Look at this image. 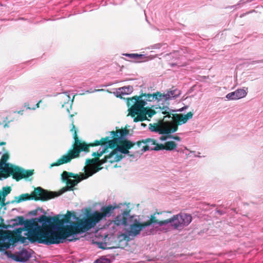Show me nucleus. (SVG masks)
Listing matches in <instances>:
<instances>
[{
	"label": "nucleus",
	"instance_id": "nucleus-11",
	"mask_svg": "<svg viewBox=\"0 0 263 263\" xmlns=\"http://www.w3.org/2000/svg\"><path fill=\"white\" fill-rule=\"evenodd\" d=\"M123 158V156L122 155H116L115 151H112L108 155L105 156L103 159H100V161L98 162V165H96L95 166H85L84 169H86L89 173L88 176H91L102 168V167H101L102 164L107 162L111 163L115 162H118Z\"/></svg>",
	"mask_w": 263,
	"mask_h": 263
},
{
	"label": "nucleus",
	"instance_id": "nucleus-2",
	"mask_svg": "<svg viewBox=\"0 0 263 263\" xmlns=\"http://www.w3.org/2000/svg\"><path fill=\"white\" fill-rule=\"evenodd\" d=\"M59 216L47 217L43 215L38 218V221L43 223V225L45 224L47 228L45 231L48 233L46 235L47 239H51L55 241L50 245L63 243L64 240L70 236L85 232H77L75 230L78 226L75 223L81 219H79L74 212L67 211L62 219L59 218Z\"/></svg>",
	"mask_w": 263,
	"mask_h": 263
},
{
	"label": "nucleus",
	"instance_id": "nucleus-15",
	"mask_svg": "<svg viewBox=\"0 0 263 263\" xmlns=\"http://www.w3.org/2000/svg\"><path fill=\"white\" fill-rule=\"evenodd\" d=\"M107 152V148H103L100 152H93L92 156L94 157L92 159H87L86 160V164L88 166H95L98 165V162L100 161V157H101L104 154Z\"/></svg>",
	"mask_w": 263,
	"mask_h": 263
},
{
	"label": "nucleus",
	"instance_id": "nucleus-20",
	"mask_svg": "<svg viewBox=\"0 0 263 263\" xmlns=\"http://www.w3.org/2000/svg\"><path fill=\"white\" fill-rule=\"evenodd\" d=\"M30 257L31 255L28 251L23 249L14 255V259L17 261L25 262L27 261Z\"/></svg>",
	"mask_w": 263,
	"mask_h": 263
},
{
	"label": "nucleus",
	"instance_id": "nucleus-9",
	"mask_svg": "<svg viewBox=\"0 0 263 263\" xmlns=\"http://www.w3.org/2000/svg\"><path fill=\"white\" fill-rule=\"evenodd\" d=\"M6 167L1 174V177L7 178L10 175L16 181H18L23 178H28L34 174V170H25L18 166L7 164Z\"/></svg>",
	"mask_w": 263,
	"mask_h": 263
},
{
	"label": "nucleus",
	"instance_id": "nucleus-35",
	"mask_svg": "<svg viewBox=\"0 0 263 263\" xmlns=\"http://www.w3.org/2000/svg\"><path fill=\"white\" fill-rule=\"evenodd\" d=\"M25 106L26 107L27 109H32V108L29 107V103H25Z\"/></svg>",
	"mask_w": 263,
	"mask_h": 263
},
{
	"label": "nucleus",
	"instance_id": "nucleus-26",
	"mask_svg": "<svg viewBox=\"0 0 263 263\" xmlns=\"http://www.w3.org/2000/svg\"><path fill=\"white\" fill-rule=\"evenodd\" d=\"M11 191V188L10 186L3 187L2 190L1 196L3 197L6 198V196L9 194Z\"/></svg>",
	"mask_w": 263,
	"mask_h": 263
},
{
	"label": "nucleus",
	"instance_id": "nucleus-14",
	"mask_svg": "<svg viewBox=\"0 0 263 263\" xmlns=\"http://www.w3.org/2000/svg\"><path fill=\"white\" fill-rule=\"evenodd\" d=\"M32 199L35 201H46L59 196V195L52 192L48 191L41 187L34 189L31 193Z\"/></svg>",
	"mask_w": 263,
	"mask_h": 263
},
{
	"label": "nucleus",
	"instance_id": "nucleus-16",
	"mask_svg": "<svg viewBox=\"0 0 263 263\" xmlns=\"http://www.w3.org/2000/svg\"><path fill=\"white\" fill-rule=\"evenodd\" d=\"M180 90L177 89H174L168 91L166 93H161L162 102H166V106L168 107V105L169 103L167 102V101L172 98H177L180 95ZM161 105L162 106H160L159 108L162 110L161 108L163 107V106H165V105H164L163 103H161Z\"/></svg>",
	"mask_w": 263,
	"mask_h": 263
},
{
	"label": "nucleus",
	"instance_id": "nucleus-36",
	"mask_svg": "<svg viewBox=\"0 0 263 263\" xmlns=\"http://www.w3.org/2000/svg\"><path fill=\"white\" fill-rule=\"evenodd\" d=\"M261 62H263V60H258V61H256L253 62V63H261Z\"/></svg>",
	"mask_w": 263,
	"mask_h": 263
},
{
	"label": "nucleus",
	"instance_id": "nucleus-28",
	"mask_svg": "<svg viewBox=\"0 0 263 263\" xmlns=\"http://www.w3.org/2000/svg\"><path fill=\"white\" fill-rule=\"evenodd\" d=\"M126 57H128L130 58L134 59H140L142 57V54H139L137 53H131L128 54L126 53L124 54Z\"/></svg>",
	"mask_w": 263,
	"mask_h": 263
},
{
	"label": "nucleus",
	"instance_id": "nucleus-23",
	"mask_svg": "<svg viewBox=\"0 0 263 263\" xmlns=\"http://www.w3.org/2000/svg\"><path fill=\"white\" fill-rule=\"evenodd\" d=\"M120 96L122 98L121 95H127L132 93L133 91V87L132 86H124L119 88Z\"/></svg>",
	"mask_w": 263,
	"mask_h": 263
},
{
	"label": "nucleus",
	"instance_id": "nucleus-6",
	"mask_svg": "<svg viewBox=\"0 0 263 263\" xmlns=\"http://www.w3.org/2000/svg\"><path fill=\"white\" fill-rule=\"evenodd\" d=\"M128 109L129 114L132 117H135L134 119L135 122L143 121L147 120L146 115L151 118L156 112L148 107H145L146 101H140L137 104L132 103Z\"/></svg>",
	"mask_w": 263,
	"mask_h": 263
},
{
	"label": "nucleus",
	"instance_id": "nucleus-12",
	"mask_svg": "<svg viewBox=\"0 0 263 263\" xmlns=\"http://www.w3.org/2000/svg\"><path fill=\"white\" fill-rule=\"evenodd\" d=\"M19 241L18 236L8 230H0V251L9 249Z\"/></svg>",
	"mask_w": 263,
	"mask_h": 263
},
{
	"label": "nucleus",
	"instance_id": "nucleus-29",
	"mask_svg": "<svg viewBox=\"0 0 263 263\" xmlns=\"http://www.w3.org/2000/svg\"><path fill=\"white\" fill-rule=\"evenodd\" d=\"M105 90L104 89H95L92 90V89H90L89 90H87L85 91V93H82V95H84L86 93H93L95 92H99V91H105Z\"/></svg>",
	"mask_w": 263,
	"mask_h": 263
},
{
	"label": "nucleus",
	"instance_id": "nucleus-8",
	"mask_svg": "<svg viewBox=\"0 0 263 263\" xmlns=\"http://www.w3.org/2000/svg\"><path fill=\"white\" fill-rule=\"evenodd\" d=\"M143 143L145 145L142 147V150L144 152L148 150L160 151L165 149L166 151H172L177 147V143L174 141H167L165 144H159L157 143L156 140L153 139L147 138L144 140L137 141L136 144L139 146H141Z\"/></svg>",
	"mask_w": 263,
	"mask_h": 263
},
{
	"label": "nucleus",
	"instance_id": "nucleus-42",
	"mask_svg": "<svg viewBox=\"0 0 263 263\" xmlns=\"http://www.w3.org/2000/svg\"><path fill=\"white\" fill-rule=\"evenodd\" d=\"M141 126H143V127H145L146 126V124H144V123H141Z\"/></svg>",
	"mask_w": 263,
	"mask_h": 263
},
{
	"label": "nucleus",
	"instance_id": "nucleus-25",
	"mask_svg": "<svg viewBox=\"0 0 263 263\" xmlns=\"http://www.w3.org/2000/svg\"><path fill=\"white\" fill-rule=\"evenodd\" d=\"M14 223L13 225H22L23 224H25L26 221H25L24 218L23 216H18L14 219H13Z\"/></svg>",
	"mask_w": 263,
	"mask_h": 263
},
{
	"label": "nucleus",
	"instance_id": "nucleus-41",
	"mask_svg": "<svg viewBox=\"0 0 263 263\" xmlns=\"http://www.w3.org/2000/svg\"><path fill=\"white\" fill-rule=\"evenodd\" d=\"M23 110H20V111H18L17 112H18V114H19L23 115Z\"/></svg>",
	"mask_w": 263,
	"mask_h": 263
},
{
	"label": "nucleus",
	"instance_id": "nucleus-34",
	"mask_svg": "<svg viewBox=\"0 0 263 263\" xmlns=\"http://www.w3.org/2000/svg\"><path fill=\"white\" fill-rule=\"evenodd\" d=\"M42 102V100H40V101H39L38 103H37L35 105V107H32V109L34 110L36 108H39V105H40V103Z\"/></svg>",
	"mask_w": 263,
	"mask_h": 263
},
{
	"label": "nucleus",
	"instance_id": "nucleus-33",
	"mask_svg": "<svg viewBox=\"0 0 263 263\" xmlns=\"http://www.w3.org/2000/svg\"><path fill=\"white\" fill-rule=\"evenodd\" d=\"M170 138H172L178 141H180L181 140V138L178 136H173L171 135Z\"/></svg>",
	"mask_w": 263,
	"mask_h": 263
},
{
	"label": "nucleus",
	"instance_id": "nucleus-18",
	"mask_svg": "<svg viewBox=\"0 0 263 263\" xmlns=\"http://www.w3.org/2000/svg\"><path fill=\"white\" fill-rule=\"evenodd\" d=\"M146 226L144 225V222L139 223L137 221H135L133 224L130 225L129 234L130 235L136 236Z\"/></svg>",
	"mask_w": 263,
	"mask_h": 263
},
{
	"label": "nucleus",
	"instance_id": "nucleus-17",
	"mask_svg": "<svg viewBox=\"0 0 263 263\" xmlns=\"http://www.w3.org/2000/svg\"><path fill=\"white\" fill-rule=\"evenodd\" d=\"M129 132V131L126 127L121 129H117V127H116V130H112L110 132L111 136L110 139H115L116 138L125 139V137L128 135Z\"/></svg>",
	"mask_w": 263,
	"mask_h": 263
},
{
	"label": "nucleus",
	"instance_id": "nucleus-45",
	"mask_svg": "<svg viewBox=\"0 0 263 263\" xmlns=\"http://www.w3.org/2000/svg\"><path fill=\"white\" fill-rule=\"evenodd\" d=\"M100 247L102 248V249H104L105 248L104 247Z\"/></svg>",
	"mask_w": 263,
	"mask_h": 263
},
{
	"label": "nucleus",
	"instance_id": "nucleus-24",
	"mask_svg": "<svg viewBox=\"0 0 263 263\" xmlns=\"http://www.w3.org/2000/svg\"><path fill=\"white\" fill-rule=\"evenodd\" d=\"M114 222L117 226H119L120 224H123L124 226L127 225V218L124 216H118Z\"/></svg>",
	"mask_w": 263,
	"mask_h": 263
},
{
	"label": "nucleus",
	"instance_id": "nucleus-38",
	"mask_svg": "<svg viewBox=\"0 0 263 263\" xmlns=\"http://www.w3.org/2000/svg\"><path fill=\"white\" fill-rule=\"evenodd\" d=\"M4 127L5 128V127H9V125H8V123H6L4 126Z\"/></svg>",
	"mask_w": 263,
	"mask_h": 263
},
{
	"label": "nucleus",
	"instance_id": "nucleus-44",
	"mask_svg": "<svg viewBox=\"0 0 263 263\" xmlns=\"http://www.w3.org/2000/svg\"><path fill=\"white\" fill-rule=\"evenodd\" d=\"M73 240V239H69L68 240L71 241H72Z\"/></svg>",
	"mask_w": 263,
	"mask_h": 263
},
{
	"label": "nucleus",
	"instance_id": "nucleus-40",
	"mask_svg": "<svg viewBox=\"0 0 263 263\" xmlns=\"http://www.w3.org/2000/svg\"><path fill=\"white\" fill-rule=\"evenodd\" d=\"M66 100L68 101V102H69V98H70L69 96H67L66 97Z\"/></svg>",
	"mask_w": 263,
	"mask_h": 263
},
{
	"label": "nucleus",
	"instance_id": "nucleus-43",
	"mask_svg": "<svg viewBox=\"0 0 263 263\" xmlns=\"http://www.w3.org/2000/svg\"><path fill=\"white\" fill-rule=\"evenodd\" d=\"M124 213L126 215H128V214L129 212H128V211H125V212H124Z\"/></svg>",
	"mask_w": 263,
	"mask_h": 263
},
{
	"label": "nucleus",
	"instance_id": "nucleus-46",
	"mask_svg": "<svg viewBox=\"0 0 263 263\" xmlns=\"http://www.w3.org/2000/svg\"><path fill=\"white\" fill-rule=\"evenodd\" d=\"M1 124H2V123L0 122V125H1Z\"/></svg>",
	"mask_w": 263,
	"mask_h": 263
},
{
	"label": "nucleus",
	"instance_id": "nucleus-3",
	"mask_svg": "<svg viewBox=\"0 0 263 263\" xmlns=\"http://www.w3.org/2000/svg\"><path fill=\"white\" fill-rule=\"evenodd\" d=\"M161 108L162 114L165 116L163 119L159 120L157 123L149 124V129L151 132L166 135L160 137L161 141L170 138V134L178 130V125L186 123L193 116L192 111L187 112L186 115L173 114L171 113L172 110L169 107L163 106Z\"/></svg>",
	"mask_w": 263,
	"mask_h": 263
},
{
	"label": "nucleus",
	"instance_id": "nucleus-4",
	"mask_svg": "<svg viewBox=\"0 0 263 263\" xmlns=\"http://www.w3.org/2000/svg\"><path fill=\"white\" fill-rule=\"evenodd\" d=\"M47 228V227L45 224L43 225V223L42 226H40L36 221L26 220L24 228L16 229L12 232L17 236H20L23 231H27L28 234V239L30 242H37L39 243L50 245L51 243L55 241L51 239H47L46 235L48 233L45 231Z\"/></svg>",
	"mask_w": 263,
	"mask_h": 263
},
{
	"label": "nucleus",
	"instance_id": "nucleus-19",
	"mask_svg": "<svg viewBox=\"0 0 263 263\" xmlns=\"http://www.w3.org/2000/svg\"><path fill=\"white\" fill-rule=\"evenodd\" d=\"M247 92L243 89H238L234 92L229 93L226 98L229 100H237L246 96Z\"/></svg>",
	"mask_w": 263,
	"mask_h": 263
},
{
	"label": "nucleus",
	"instance_id": "nucleus-30",
	"mask_svg": "<svg viewBox=\"0 0 263 263\" xmlns=\"http://www.w3.org/2000/svg\"><path fill=\"white\" fill-rule=\"evenodd\" d=\"M5 199H6V198L2 197L1 193H0V203H1V207H3V206H5L6 204L9 203L8 202H7V203L5 202Z\"/></svg>",
	"mask_w": 263,
	"mask_h": 263
},
{
	"label": "nucleus",
	"instance_id": "nucleus-10",
	"mask_svg": "<svg viewBox=\"0 0 263 263\" xmlns=\"http://www.w3.org/2000/svg\"><path fill=\"white\" fill-rule=\"evenodd\" d=\"M192 217L191 214L180 213L173 215L170 218L161 222L162 224L171 223V226L174 229L182 230L184 227L187 226L192 221Z\"/></svg>",
	"mask_w": 263,
	"mask_h": 263
},
{
	"label": "nucleus",
	"instance_id": "nucleus-31",
	"mask_svg": "<svg viewBox=\"0 0 263 263\" xmlns=\"http://www.w3.org/2000/svg\"><path fill=\"white\" fill-rule=\"evenodd\" d=\"M18 239H19V241H20L22 243H24L26 242V239H28V237H25L21 235L18 236Z\"/></svg>",
	"mask_w": 263,
	"mask_h": 263
},
{
	"label": "nucleus",
	"instance_id": "nucleus-32",
	"mask_svg": "<svg viewBox=\"0 0 263 263\" xmlns=\"http://www.w3.org/2000/svg\"><path fill=\"white\" fill-rule=\"evenodd\" d=\"M0 228H7V226L4 223V219L0 216Z\"/></svg>",
	"mask_w": 263,
	"mask_h": 263
},
{
	"label": "nucleus",
	"instance_id": "nucleus-39",
	"mask_svg": "<svg viewBox=\"0 0 263 263\" xmlns=\"http://www.w3.org/2000/svg\"><path fill=\"white\" fill-rule=\"evenodd\" d=\"M217 212H218L220 215H221L222 214V212L220 211V210H216Z\"/></svg>",
	"mask_w": 263,
	"mask_h": 263
},
{
	"label": "nucleus",
	"instance_id": "nucleus-5",
	"mask_svg": "<svg viewBox=\"0 0 263 263\" xmlns=\"http://www.w3.org/2000/svg\"><path fill=\"white\" fill-rule=\"evenodd\" d=\"M116 208L115 206L109 205L102 207L100 212L96 211L92 213H90L89 209H86V217L81 218L78 222L75 223L78 226L75 230H77V232H86L90 230L102 219L106 217H109Z\"/></svg>",
	"mask_w": 263,
	"mask_h": 263
},
{
	"label": "nucleus",
	"instance_id": "nucleus-1",
	"mask_svg": "<svg viewBox=\"0 0 263 263\" xmlns=\"http://www.w3.org/2000/svg\"><path fill=\"white\" fill-rule=\"evenodd\" d=\"M72 125L71 131L73 132L74 142L71 148L68 151L66 155H63L55 162L51 164L50 167L70 162L72 159L79 157L81 152H84L86 153L89 152V148L91 147L105 145V148H107V149L110 148L113 149L112 151H115L116 155H119L118 152H120L122 154H128L129 153V149L135 144V143L127 139H110V138L108 136L102 138L100 140H96L93 142L87 143L79 139L75 126L73 123Z\"/></svg>",
	"mask_w": 263,
	"mask_h": 263
},
{
	"label": "nucleus",
	"instance_id": "nucleus-37",
	"mask_svg": "<svg viewBox=\"0 0 263 263\" xmlns=\"http://www.w3.org/2000/svg\"><path fill=\"white\" fill-rule=\"evenodd\" d=\"M5 144H6V142H0V146L4 145H5Z\"/></svg>",
	"mask_w": 263,
	"mask_h": 263
},
{
	"label": "nucleus",
	"instance_id": "nucleus-22",
	"mask_svg": "<svg viewBox=\"0 0 263 263\" xmlns=\"http://www.w3.org/2000/svg\"><path fill=\"white\" fill-rule=\"evenodd\" d=\"M32 195L31 194L30 195L28 193L26 194H22L19 196H15L14 197V200H12L11 201L12 203H20L22 201H26V200H32Z\"/></svg>",
	"mask_w": 263,
	"mask_h": 263
},
{
	"label": "nucleus",
	"instance_id": "nucleus-7",
	"mask_svg": "<svg viewBox=\"0 0 263 263\" xmlns=\"http://www.w3.org/2000/svg\"><path fill=\"white\" fill-rule=\"evenodd\" d=\"M85 170V173L81 175L75 174L71 172L64 171L61 174V178L62 180L66 183L67 185L61 190L59 195H61L66 191H72L74 186L79 182L90 177V176H88L89 173L87 170Z\"/></svg>",
	"mask_w": 263,
	"mask_h": 263
},
{
	"label": "nucleus",
	"instance_id": "nucleus-21",
	"mask_svg": "<svg viewBox=\"0 0 263 263\" xmlns=\"http://www.w3.org/2000/svg\"><path fill=\"white\" fill-rule=\"evenodd\" d=\"M162 212L155 213L154 214H153V215H151V218L149 220H148L146 222H144V225L146 226V227L149 226L151 224H152V223H158L160 226H162L165 225L166 224H162L161 223V222L165 221V220H159L158 219H157L156 217L155 216L156 214H162Z\"/></svg>",
	"mask_w": 263,
	"mask_h": 263
},
{
	"label": "nucleus",
	"instance_id": "nucleus-13",
	"mask_svg": "<svg viewBox=\"0 0 263 263\" xmlns=\"http://www.w3.org/2000/svg\"><path fill=\"white\" fill-rule=\"evenodd\" d=\"M143 97H145L146 101H152L154 99L158 100L160 104H161L160 102H162L161 93L160 92L157 91L156 93H154L152 94L151 93H142L140 96H135L132 98H127V105L129 106L130 105H132V103L133 104H137V102L140 101H144L142 99Z\"/></svg>",
	"mask_w": 263,
	"mask_h": 263
},
{
	"label": "nucleus",
	"instance_id": "nucleus-27",
	"mask_svg": "<svg viewBox=\"0 0 263 263\" xmlns=\"http://www.w3.org/2000/svg\"><path fill=\"white\" fill-rule=\"evenodd\" d=\"M93 263H110V260L108 258L102 257L97 259Z\"/></svg>",
	"mask_w": 263,
	"mask_h": 263
}]
</instances>
